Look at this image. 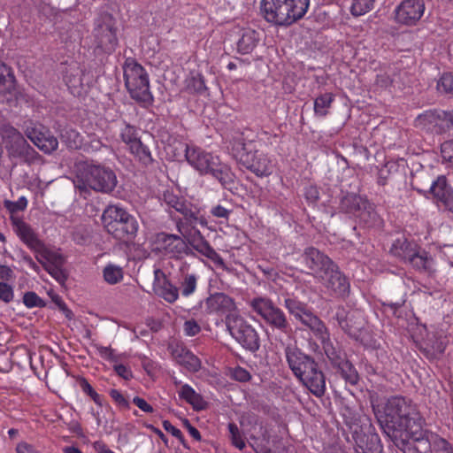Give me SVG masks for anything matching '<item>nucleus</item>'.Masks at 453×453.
Returning <instances> with one entry per match:
<instances>
[{
    "instance_id": "f257e3e1",
    "label": "nucleus",
    "mask_w": 453,
    "mask_h": 453,
    "mask_svg": "<svg viewBox=\"0 0 453 453\" xmlns=\"http://www.w3.org/2000/svg\"><path fill=\"white\" fill-rule=\"evenodd\" d=\"M371 404L383 433L396 448L401 441L410 442L430 433L424 428L425 418L410 398H371Z\"/></svg>"
},
{
    "instance_id": "f03ea898",
    "label": "nucleus",
    "mask_w": 453,
    "mask_h": 453,
    "mask_svg": "<svg viewBox=\"0 0 453 453\" xmlns=\"http://www.w3.org/2000/svg\"><path fill=\"white\" fill-rule=\"evenodd\" d=\"M284 352L293 374L311 394L322 396L326 388L325 375L315 358L293 344H288L284 348Z\"/></svg>"
},
{
    "instance_id": "7ed1b4c3",
    "label": "nucleus",
    "mask_w": 453,
    "mask_h": 453,
    "mask_svg": "<svg viewBox=\"0 0 453 453\" xmlns=\"http://www.w3.org/2000/svg\"><path fill=\"white\" fill-rule=\"evenodd\" d=\"M310 0H262L261 12L267 22L288 27L303 19Z\"/></svg>"
},
{
    "instance_id": "20e7f679",
    "label": "nucleus",
    "mask_w": 453,
    "mask_h": 453,
    "mask_svg": "<svg viewBox=\"0 0 453 453\" xmlns=\"http://www.w3.org/2000/svg\"><path fill=\"white\" fill-rule=\"evenodd\" d=\"M228 150L233 157L257 177H267L273 172V164L263 151L256 150L252 142H246L243 138L236 137L230 142Z\"/></svg>"
},
{
    "instance_id": "39448f33",
    "label": "nucleus",
    "mask_w": 453,
    "mask_h": 453,
    "mask_svg": "<svg viewBox=\"0 0 453 453\" xmlns=\"http://www.w3.org/2000/svg\"><path fill=\"white\" fill-rule=\"evenodd\" d=\"M102 222L108 234L124 242L133 241L139 229L136 218L119 205H108L103 212Z\"/></svg>"
},
{
    "instance_id": "423d86ee",
    "label": "nucleus",
    "mask_w": 453,
    "mask_h": 453,
    "mask_svg": "<svg viewBox=\"0 0 453 453\" xmlns=\"http://www.w3.org/2000/svg\"><path fill=\"white\" fill-rule=\"evenodd\" d=\"M389 253L418 272L431 273L434 271L433 257L415 241L404 236L393 242Z\"/></svg>"
},
{
    "instance_id": "0eeeda50",
    "label": "nucleus",
    "mask_w": 453,
    "mask_h": 453,
    "mask_svg": "<svg viewBox=\"0 0 453 453\" xmlns=\"http://www.w3.org/2000/svg\"><path fill=\"white\" fill-rule=\"evenodd\" d=\"M118 183L112 169L102 165L85 164L76 176L75 187L81 191L93 189L96 192L111 193Z\"/></svg>"
},
{
    "instance_id": "6e6552de",
    "label": "nucleus",
    "mask_w": 453,
    "mask_h": 453,
    "mask_svg": "<svg viewBox=\"0 0 453 453\" xmlns=\"http://www.w3.org/2000/svg\"><path fill=\"white\" fill-rule=\"evenodd\" d=\"M116 19L108 12H100L94 19L92 37L95 55H110L115 51L119 39Z\"/></svg>"
},
{
    "instance_id": "1a4fd4ad",
    "label": "nucleus",
    "mask_w": 453,
    "mask_h": 453,
    "mask_svg": "<svg viewBox=\"0 0 453 453\" xmlns=\"http://www.w3.org/2000/svg\"><path fill=\"white\" fill-rule=\"evenodd\" d=\"M250 306L273 331L290 337L292 327L285 312L268 296H257Z\"/></svg>"
},
{
    "instance_id": "9d476101",
    "label": "nucleus",
    "mask_w": 453,
    "mask_h": 453,
    "mask_svg": "<svg viewBox=\"0 0 453 453\" xmlns=\"http://www.w3.org/2000/svg\"><path fill=\"white\" fill-rule=\"evenodd\" d=\"M125 85L131 97L137 102L151 103L149 76L134 58H128L123 65Z\"/></svg>"
},
{
    "instance_id": "9b49d317",
    "label": "nucleus",
    "mask_w": 453,
    "mask_h": 453,
    "mask_svg": "<svg viewBox=\"0 0 453 453\" xmlns=\"http://www.w3.org/2000/svg\"><path fill=\"white\" fill-rule=\"evenodd\" d=\"M226 327L232 337L247 351L256 353L261 346L257 331L243 318L232 315L226 317Z\"/></svg>"
},
{
    "instance_id": "f8f14e48",
    "label": "nucleus",
    "mask_w": 453,
    "mask_h": 453,
    "mask_svg": "<svg viewBox=\"0 0 453 453\" xmlns=\"http://www.w3.org/2000/svg\"><path fill=\"white\" fill-rule=\"evenodd\" d=\"M157 250L171 259L181 260L185 257H196V253L188 247L180 234L159 232L155 236Z\"/></svg>"
},
{
    "instance_id": "ddd939ff",
    "label": "nucleus",
    "mask_w": 453,
    "mask_h": 453,
    "mask_svg": "<svg viewBox=\"0 0 453 453\" xmlns=\"http://www.w3.org/2000/svg\"><path fill=\"white\" fill-rule=\"evenodd\" d=\"M327 294L337 299L345 300L350 293V283L347 276L334 263L318 278Z\"/></svg>"
},
{
    "instance_id": "4468645a",
    "label": "nucleus",
    "mask_w": 453,
    "mask_h": 453,
    "mask_svg": "<svg viewBox=\"0 0 453 453\" xmlns=\"http://www.w3.org/2000/svg\"><path fill=\"white\" fill-rule=\"evenodd\" d=\"M181 235L184 237L188 247L192 249V251L200 253L216 264H224L223 258L211 247L197 226H195L192 230H188Z\"/></svg>"
},
{
    "instance_id": "2eb2a0df",
    "label": "nucleus",
    "mask_w": 453,
    "mask_h": 453,
    "mask_svg": "<svg viewBox=\"0 0 453 453\" xmlns=\"http://www.w3.org/2000/svg\"><path fill=\"white\" fill-rule=\"evenodd\" d=\"M352 439L363 453H382L383 446L380 438L371 423L365 420L362 431L352 434Z\"/></svg>"
},
{
    "instance_id": "dca6fc26",
    "label": "nucleus",
    "mask_w": 453,
    "mask_h": 453,
    "mask_svg": "<svg viewBox=\"0 0 453 453\" xmlns=\"http://www.w3.org/2000/svg\"><path fill=\"white\" fill-rule=\"evenodd\" d=\"M10 220L13 232L28 249L35 252L44 248V242L30 224L19 216L10 217Z\"/></svg>"
},
{
    "instance_id": "f3484780",
    "label": "nucleus",
    "mask_w": 453,
    "mask_h": 453,
    "mask_svg": "<svg viewBox=\"0 0 453 453\" xmlns=\"http://www.w3.org/2000/svg\"><path fill=\"white\" fill-rule=\"evenodd\" d=\"M300 259L309 271L308 273L317 278L334 263L328 256L314 247L305 248Z\"/></svg>"
},
{
    "instance_id": "a211bd4d",
    "label": "nucleus",
    "mask_w": 453,
    "mask_h": 453,
    "mask_svg": "<svg viewBox=\"0 0 453 453\" xmlns=\"http://www.w3.org/2000/svg\"><path fill=\"white\" fill-rule=\"evenodd\" d=\"M425 12L423 0H403L395 9V20L405 26H415Z\"/></svg>"
},
{
    "instance_id": "6ab92c4d",
    "label": "nucleus",
    "mask_w": 453,
    "mask_h": 453,
    "mask_svg": "<svg viewBox=\"0 0 453 453\" xmlns=\"http://www.w3.org/2000/svg\"><path fill=\"white\" fill-rule=\"evenodd\" d=\"M168 350L172 357L181 366L191 372H198L201 368V360L191 352L183 342L173 341L168 344Z\"/></svg>"
},
{
    "instance_id": "aec40b11",
    "label": "nucleus",
    "mask_w": 453,
    "mask_h": 453,
    "mask_svg": "<svg viewBox=\"0 0 453 453\" xmlns=\"http://www.w3.org/2000/svg\"><path fill=\"white\" fill-rule=\"evenodd\" d=\"M153 291L168 303H175L180 296L179 288L159 268L154 270Z\"/></svg>"
},
{
    "instance_id": "412c9836",
    "label": "nucleus",
    "mask_w": 453,
    "mask_h": 453,
    "mask_svg": "<svg viewBox=\"0 0 453 453\" xmlns=\"http://www.w3.org/2000/svg\"><path fill=\"white\" fill-rule=\"evenodd\" d=\"M27 138L44 153L50 154L58 149V139L44 127H32L26 130Z\"/></svg>"
},
{
    "instance_id": "4be33fe9",
    "label": "nucleus",
    "mask_w": 453,
    "mask_h": 453,
    "mask_svg": "<svg viewBox=\"0 0 453 453\" xmlns=\"http://www.w3.org/2000/svg\"><path fill=\"white\" fill-rule=\"evenodd\" d=\"M185 157L188 164L201 174L209 173L219 159L218 157H214L209 152H205L199 148H191L188 145L186 146Z\"/></svg>"
},
{
    "instance_id": "5701e85b",
    "label": "nucleus",
    "mask_w": 453,
    "mask_h": 453,
    "mask_svg": "<svg viewBox=\"0 0 453 453\" xmlns=\"http://www.w3.org/2000/svg\"><path fill=\"white\" fill-rule=\"evenodd\" d=\"M175 222L176 230L183 234L188 230H192L198 225L205 227L208 225L206 218L201 213V208L196 204L190 206L189 210L181 217L173 218Z\"/></svg>"
},
{
    "instance_id": "b1692460",
    "label": "nucleus",
    "mask_w": 453,
    "mask_h": 453,
    "mask_svg": "<svg viewBox=\"0 0 453 453\" xmlns=\"http://www.w3.org/2000/svg\"><path fill=\"white\" fill-rule=\"evenodd\" d=\"M333 369L345 380L349 395L357 396L358 394L362 393L358 372L348 358L342 361L339 366H334Z\"/></svg>"
},
{
    "instance_id": "393cba45",
    "label": "nucleus",
    "mask_w": 453,
    "mask_h": 453,
    "mask_svg": "<svg viewBox=\"0 0 453 453\" xmlns=\"http://www.w3.org/2000/svg\"><path fill=\"white\" fill-rule=\"evenodd\" d=\"M234 309L235 303L234 299L225 293H214L205 299V311L208 314H225Z\"/></svg>"
},
{
    "instance_id": "a878e982",
    "label": "nucleus",
    "mask_w": 453,
    "mask_h": 453,
    "mask_svg": "<svg viewBox=\"0 0 453 453\" xmlns=\"http://www.w3.org/2000/svg\"><path fill=\"white\" fill-rule=\"evenodd\" d=\"M430 193L437 202H441L445 208L453 207V188L448 184L447 178L440 175L434 180L429 188Z\"/></svg>"
},
{
    "instance_id": "bb28decb",
    "label": "nucleus",
    "mask_w": 453,
    "mask_h": 453,
    "mask_svg": "<svg viewBox=\"0 0 453 453\" xmlns=\"http://www.w3.org/2000/svg\"><path fill=\"white\" fill-rule=\"evenodd\" d=\"M436 437L438 436L430 432L411 439L410 442L399 441L400 447L397 449L403 453H432V445Z\"/></svg>"
},
{
    "instance_id": "cd10ccee",
    "label": "nucleus",
    "mask_w": 453,
    "mask_h": 453,
    "mask_svg": "<svg viewBox=\"0 0 453 453\" xmlns=\"http://www.w3.org/2000/svg\"><path fill=\"white\" fill-rule=\"evenodd\" d=\"M345 398H339L341 405V415L343 418L345 425L348 426L351 434H357V431H362L365 420H370L365 415H361L349 403L344 402Z\"/></svg>"
},
{
    "instance_id": "c85d7f7f",
    "label": "nucleus",
    "mask_w": 453,
    "mask_h": 453,
    "mask_svg": "<svg viewBox=\"0 0 453 453\" xmlns=\"http://www.w3.org/2000/svg\"><path fill=\"white\" fill-rule=\"evenodd\" d=\"M322 349L329 360L331 366H339V365L344 361L347 357V354L344 349L341 347L337 341H332L330 339L329 333L326 334V337L319 339Z\"/></svg>"
},
{
    "instance_id": "c756f323",
    "label": "nucleus",
    "mask_w": 453,
    "mask_h": 453,
    "mask_svg": "<svg viewBox=\"0 0 453 453\" xmlns=\"http://www.w3.org/2000/svg\"><path fill=\"white\" fill-rule=\"evenodd\" d=\"M208 174L215 178L224 188L231 192L236 189L234 173L228 165L222 164L219 159L216 161Z\"/></svg>"
},
{
    "instance_id": "7c9ffc66",
    "label": "nucleus",
    "mask_w": 453,
    "mask_h": 453,
    "mask_svg": "<svg viewBox=\"0 0 453 453\" xmlns=\"http://www.w3.org/2000/svg\"><path fill=\"white\" fill-rule=\"evenodd\" d=\"M356 221L359 226L368 229L380 228L383 226V219L376 211L374 203L370 201L364 206L363 211L357 214Z\"/></svg>"
},
{
    "instance_id": "2f4dec72",
    "label": "nucleus",
    "mask_w": 453,
    "mask_h": 453,
    "mask_svg": "<svg viewBox=\"0 0 453 453\" xmlns=\"http://www.w3.org/2000/svg\"><path fill=\"white\" fill-rule=\"evenodd\" d=\"M368 203L369 200L365 196L354 193H348L341 199L340 210L357 219V214L363 211L364 206Z\"/></svg>"
},
{
    "instance_id": "473e14b6",
    "label": "nucleus",
    "mask_w": 453,
    "mask_h": 453,
    "mask_svg": "<svg viewBox=\"0 0 453 453\" xmlns=\"http://www.w3.org/2000/svg\"><path fill=\"white\" fill-rule=\"evenodd\" d=\"M349 311L344 306L339 305L335 308V313L333 317L338 323V326L352 338H357L359 335V332L362 328L361 323L348 324L349 320H351L349 316Z\"/></svg>"
},
{
    "instance_id": "72a5a7b5",
    "label": "nucleus",
    "mask_w": 453,
    "mask_h": 453,
    "mask_svg": "<svg viewBox=\"0 0 453 453\" xmlns=\"http://www.w3.org/2000/svg\"><path fill=\"white\" fill-rule=\"evenodd\" d=\"M260 41L259 34L251 28H242L240 31V38L238 39L237 52L242 55L251 53L257 46Z\"/></svg>"
},
{
    "instance_id": "f704fd0d",
    "label": "nucleus",
    "mask_w": 453,
    "mask_h": 453,
    "mask_svg": "<svg viewBox=\"0 0 453 453\" xmlns=\"http://www.w3.org/2000/svg\"><path fill=\"white\" fill-rule=\"evenodd\" d=\"M297 320L307 326L319 340L326 337L329 333L325 323L310 308Z\"/></svg>"
},
{
    "instance_id": "c9c22d12",
    "label": "nucleus",
    "mask_w": 453,
    "mask_h": 453,
    "mask_svg": "<svg viewBox=\"0 0 453 453\" xmlns=\"http://www.w3.org/2000/svg\"><path fill=\"white\" fill-rule=\"evenodd\" d=\"M14 157L20 158L27 165H33L41 160V155L25 139L19 145L16 146L12 152Z\"/></svg>"
},
{
    "instance_id": "e433bc0d",
    "label": "nucleus",
    "mask_w": 453,
    "mask_h": 453,
    "mask_svg": "<svg viewBox=\"0 0 453 453\" xmlns=\"http://www.w3.org/2000/svg\"><path fill=\"white\" fill-rule=\"evenodd\" d=\"M450 111H436V110H429L426 111L424 113L419 114L416 119V121L418 125H423L424 127L428 125L437 126L439 122L441 121L442 125L450 128V124L448 122V116Z\"/></svg>"
},
{
    "instance_id": "4c0bfd02",
    "label": "nucleus",
    "mask_w": 453,
    "mask_h": 453,
    "mask_svg": "<svg viewBox=\"0 0 453 453\" xmlns=\"http://www.w3.org/2000/svg\"><path fill=\"white\" fill-rule=\"evenodd\" d=\"M0 134L9 153L25 140L22 134L10 124L1 127Z\"/></svg>"
},
{
    "instance_id": "58836bf2",
    "label": "nucleus",
    "mask_w": 453,
    "mask_h": 453,
    "mask_svg": "<svg viewBox=\"0 0 453 453\" xmlns=\"http://www.w3.org/2000/svg\"><path fill=\"white\" fill-rule=\"evenodd\" d=\"M15 89L16 80L11 67L0 61V95H12Z\"/></svg>"
},
{
    "instance_id": "ea45409f",
    "label": "nucleus",
    "mask_w": 453,
    "mask_h": 453,
    "mask_svg": "<svg viewBox=\"0 0 453 453\" xmlns=\"http://www.w3.org/2000/svg\"><path fill=\"white\" fill-rule=\"evenodd\" d=\"M180 276L179 278V292L185 297L193 295L196 289L198 277L195 273H189L184 270V267L180 269Z\"/></svg>"
},
{
    "instance_id": "a19ab883",
    "label": "nucleus",
    "mask_w": 453,
    "mask_h": 453,
    "mask_svg": "<svg viewBox=\"0 0 453 453\" xmlns=\"http://www.w3.org/2000/svg\"><path fill=\"white\" fill-rule=\"evenodd\" d=\"M60 140L70 150H78L82 144V137L80 133L71 127H65L61 130Z\"/></svg>"
},
{
    "instance_id": "79ce46f5",
    "label": "nucleus",
    "mask_w": 453,
    "mask_h": 453,
    "mask_svg": "<svg viewBox=\"0 0 453 453\" xmlns=\"http://www.w3.org/2000/svg\"><path fill=\"white\" fill-rule=\"evenodd\" d=\"M129 151L145 166L151 165L154 162L151 152L147 145H145L141 140L131 145L128 149Z\"/></svg>"
},
{
    "instance_id": "37998d69",
    "label": "nucleus",
    "mask_w": 453,
    "mask_h": 453,
    "mask_svg": "<svg viewBox=\"0 0 453 453\" xmlns=\"http://www.w3.org/2000/svg\"><path fill=\"white\" fill-rule=\"evenodd\" d=\"M185 89L189 94H203L207 90L204 79L199 73H191L190 76L186 79Z\"/></svg>"
},
{
    "instance_id": "c03bdc74",
    "label": "nucleus",
    "mask_w": 453,
    "mask_h": 453,
    "mask_svg": "<svg viewBox=\"0 0 453 453\" xmlns=\"http://www.w3.org/2000/svg\"><path fill=\"white\" fill-rule=\"evenodd\" d=\"M334 100V96L332 93H325L316 97L314 100L315 115L319 117L326 116Z\"/></svg>"
},
{
    "instance_id": "a18cd8bd",
    "label": "nucleus",
    "mask_w": 453,
    "mask_h": 453,
    "mask_svg": "<svg viewBox=\"0 0 453 453\" xmlns=\"http://www.w3.org/2000/svg\"><path fill=\"white\" fill-rule=\"evenodd\" d=\"M284 305L288 312L294 316V318L297 320L307 310L309 307L306 303L296 299V298H286L284 300Z\"/></svg>"
},
{
    "instance_id": "49530a36",
    "label": "nucleus",
    "mask_w": 453,
    "mask_h": 453,
    "mask_svg": "<svg viewBox=\"0 0 453 453\" xmlns=\"http://www.w3.org/2000/svg\"><path fill=\"white\" fill-rule=\"evenodd\" d=\"M120 137L122 142L128 146V149L131 148V145H134V143L141 140L138 137L136 127L129 124H125V127L120 131Z\"/></svg>"
},
{
    "instance_id": "de8ad7c7",
    "label": "nucleus",
    "mask_w": 453,
    "mask_h": 453,
    "mask_svg": "<svg viewBox=\"0 0 453 453\" xmlns=\"http://www.w3.org/2000/svg\"><path fill=\"white\" fill-rule=\"evenodd\" d=\"M440 93L453 96V73H444L437 82Z\"/></svg>"
},
{
    "instance_id": "09e8293b",
    "label": "nucleus",
    "mask_w": 453,
    "mask_h": 453,
    "mask_svg": "<svg viewBox=\"0 0 453 453\" xmlns=\"http://www.w3.org/2000/svg\"><path fill=\"white\" fill-rule=\"evenodd\" d=\"M374 0H353L350 7L351 14L361 16L370 12L373 7Z\"/></svg>"
},
{
    "instance_id": "8fccbe9b",
    "label": "nucleus",
    "mask_w": 453,
    "mask_h": 453,
    "mask_svg": "<svg viewBox=\"0 0 453 453\" xmlns=\"http://www.w3.org/2000/svg\"><path fill=\"white\" fill-rule=\"evenodd\" d=\"M104 278L110 284H116L123 278V273L120 267L109 265L104 269Z\"/></svg>"
},
{
    "instance_id": "3c124183",
    "label": "nucleus",
    "mask_w": 453,
    "mask_h": 453,
    "mask_svg": "<svg viewBox=\"0 0 453 453\" xmlns=\"http://www.w3.org/2000/svg\"><path fill=\"white\" fill-rule=\"evenodd\" d=\"M37 252H40L41 257L44 260L47 261L46 264L59 266V265H63L65 263V258L63 257L62 255L56 253L54 251L49 250L48 249H46L45 246H44V248H42L41 250H38ZM45 266H47V265H44V267Z\"/></svg>"
},
{
    "instance_id": "603ef678",
    "label": "nucleus",
    "mask_w": 453,
    "mask_h": 453,
    "mask_svg": "<svg viewBox=\"0 0 453 453\" xmlns=\"http://www.w3.org/2000/svg\"><path fill=\"white\" fill-rule=\"evenodd\" d=\"M4 206L10 212V217L16 216L15 214L18 211H23L26 210L27 206V199L25 196H21L16 202L4 200Z\"/></svg>"
},
{
    "instance_id": "864d4df0",
    "label": "nucleus",
    "mask_w": 453,
    "mask_h": 453,
    "mask_svg": "<svg viewBox=\"0 0 453 453\" xmlns=\"http://www.w3.org/2000/svg\"><path fill=\"white\" fill-rule=\"evenodd\" d=\"M397 170V165L394 161L387 162L378 172V184L385 186L392 172Z\"/></svg>"
},
{
    "instance_id": "5fc2aeb1",
    "label": "nucleus",
    "mask_w": 453,
    "mask_h": 453,
    "mask_svg": "<svg viewBox=\"0 0 453 453\" xmlns=\"http://www.w3.org/2000/svg\"><path fill=\"white\" fill-rule=\"evenodd\" d=\"M23 303L27 308L45 307L46 303L35 292L28 291L23 296Z\"/></svg>"
},
{
    "instance_id": "6e6d98bb",
    "label": "nucleus",
    "mask_w": 453,
    "mask_h": 453,
    "mask_svg": "<svg viewBox=\"0 0 453 453\" xmlns=\"http://www.w3.org/2000/svg\"><path fill=\"white\" fill-rule=\"evenodd\" d=\"M227 427L231 435L232 444L237 449H242L245 447V442L241 435L237 425L234 423H229Z\"/></svg>"
},
{
    "instance_id": "4d7b16f0",
    "label": "nucleus",
    "mask_w": 453,
    "mask_h": 453,
    "mask_svg": "<svg viewBox=\"0 0 453 453\" xmlns=\"http://www.w3.org/2000/svg\"><path fill=\"white\" fill-rule=\"evenodd\" d=\"M164 429L170 433L173 437H175L182 444V446L186 449H188V445L187 443V441L185 440L181 431L172 425V423L169 420H164L163 423Z\"/></svg>"
},
{
    "instance_id": "13d9d810",
    "label": "nucleus",
    "mask_w": 453,
    "mask_h": 453,
    "mask_svg": "<svg viewBox=\"0 0 453 453\" xmlns=\"http://www.w3.org/2000/svg\"><path fill=\"white\" fill-rule=\"evenodd\" d=\"M63 265H52L47 264L45 270L59 283H64L67 279V274L62 268Z\"/></svg>"
},
{
    "instance_id": "bf43d9fd",
    "label": "nucleus",
    "mask_w": 453,
    "mask_h": 453,
    "mask_svg": "<svg viewBox=\"0 0 453 453\" xmlns=\"http://www.w3.org/2000/svg\"><path fill=\"white\" fill-rule=\"evenodd\" d=\"M210 212L213 217L220 219V222L223 223L228 221L233 210L227 209L220 204H217L211 207Z\"/></svg>"
},
{
    "instance_id": "052dcab7",
    "label": "nucleus",
    "mask_w": 453,
    "mask_h": 453,
    "mask_svg": "<svg viewBox=\"0 0 453 453\" xmlns=\"http://www.w3.org/2000/svg\"><path fill=\"white\" fill-rule=\"evenodd\" d=\"M13 288L6 282L0 281V300L9 303L13 300Z\"/></svg>"
},
{
    "instance_id": "680f3d73",
    "label": "nucleus",
    "mask_w": 453,
    "mask_h": 453,
    "mask_svg": "<svg viewBox=\"0 0 453 453\" xmlns=\"http://www.w3.org/2000/svg\"><path fill=\"white\" fill-rule=\"evenodd\" d=\"M49 295L51 297L52 302L59 308L60 311H63L65 316L68 319H72L73 318V313L70 309H68L61 296L55 293H49Z\"/></svg>"
},
{
    "instance_id": "e2e57ef3",
    "label": "nucleus",
    "mask_w": 453,
    "mask_h": 453,
    "mask_svg": "<svg viewBox=\"0 0 453 453\" xmlns=\"http://www.w3.org/2000/svg\"><path fill=\"white\" fill-rule=\"evenodd\" d=\"M202 328L194 319L186 320L183 324V331L188 336H196L201 332Z\"/></svg>"
},
{
    "instance_id": "0e129e2a",
    "label": "nucleus",
    "mask_w": 453,
    "mask_h": 453,
    "mask_svg": "<svg viewBox=\"0 0 453 453\" xmlns=\"http://www.w3.org/2000/svg\"><path fill=\"white\" fill-rule=\"evenodd\" d=\"M434 448L435 453H453L451 444L441 437H436L434 441Z\"/></svg>"
},
{
    "instance_id": "69168bd1",
    "label": "nucleus",
    "mask_w": 453,
    "mask_h": 453,
    "mask_svg": "<svg viewBox=\"0 0 453 453\" xmlns=\"http://www.w3.org/2000/svg\"><path fill=\"white\" fill-rule=\"evenodd\" d=\"M75 385L77 388H81L84 394L88 395V396H99L98 394L92 388V386L88 383V381L83 377L77 378Z\"/></svg>"
},
{
    "instance_id": "338daca9",
    "label": "nucleus",
    "mask_w": 453,
    "mask_h": 453,
    "mask_svg": "<svg viewBox=\"0 0 453 453\" xmlns=\"http://www.w3.org/2000/svg\"><path fill=\"white\" fill-rule=\"evenodd\" d=\"M441 154L444 161L453 164V141H446L441 143Z\"/></svg>"
},
{
    "instance_id": "774afa93",
    "label": "nucleus",
    "mask_w": 453,
    "mask_h": 453,
    "mask_svg": "<svg viewBox=\"0 0 453 453\" xmlns=\"http://www.w3.org/2000/svg\"><path fill=\"white\" fill-rule=\"evenodd\" d=\"M305 199L311 203H316L319 200V191L317 186L308 185L304 188Z\"/></svg>"
}]
</instances>
